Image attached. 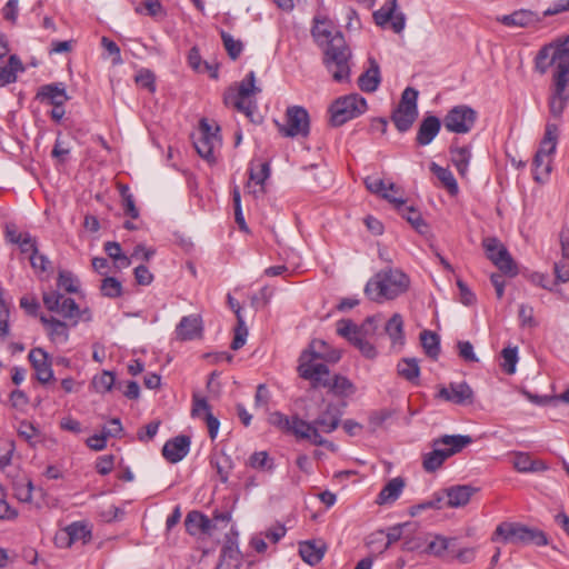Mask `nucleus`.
Listing matches in <instances>:
<instances>
[{
	"label": "nucleus",
	"instance_id": "1",
	"mask_svg": "<svg viewBox=\"0 0 569 569\" xmlns=\"http://www.w3.org/2000/svg\"><path fill=\"white\" fill-rule=\"evenodd\" d=\"M550 67H555L552 83L548 98L549 118L547 121L563 124L562 114L567 108L569 93V36L561 40L543 46L536 56L535 69L545 74Z\"/></svg>",
	"mask_w": 569,
	"mask_h": 569
},
{
	"label": "nucleus",
	"instance_id": "2",
	"mask_svg": "<svg viewBox=\"0 0 569 569\" xmlns=\"http://www.w3.org/2000/svg\"><path fill=\"white\" fill-rule=\"evenodd\" d=\"M316 43L322 49L323 64L337 82L350 78L351 51L341 31L328 19L316 18L311 30Z\"/></svg>",
	"mask_w": 569,
	"mask_h": 569
},
{
	"label": "nucleus",
	"instance_id": "3",
	"mask_svg": "<svg viewBox=\"0 0 569 569\" xmlns=\"http://www.w3.org/2000/svg\"><path fill=\"white\" fill-rule=\"evenodd\" d=\"M410 287V278L399 268H385L369 279L365 295L375 302L393 300L406 293Z\"/></svg>",
	"mask_w": 569,
	"mask_h": 569
},
{
	"label": "nucleus",
	"instance_id": "4",
	"mask_svg": "<svg viewBox=\"0 0 569 569\" xmlns=\"http://www.w3.org/2000/svg\"><path fill=\"white\" fill-rule=\"evenodd\" d=\"M472 442L470 436L445 435L432 440V450L423 455L422 466L427 472L438 470L451 456Z\"/></svg>",
	"mask_w": 569,
	"mask_h": 569
},
{
	"label": "nucleus",
	"instance_id": "5",
	"mask_svg": "<svg viewBox=\"0 0 569 569\" xmlns=\"http://www.w3.org/2000/svg\"><path fill=\"white\" fill-rule=\"evenodd\" d=\"M491 540L512 545L546 546L548 543L547 536L543 531L516 522L500 523L496 528Z\"/></svg>",
	"mask_w": 569,
	"mask_h": 569
},
{
	"label": "nucleus",
	"instance_id": "6",
	"mask_svg": "<svg viewBox=\"0 0 569 569\" xmlns=\"http://www.w3.org/2000/svg\"><path fill=\"white\" fill-rule=\"evenodd\" d=\"M261 90L256 86L254 71H250L238 84L237 89L229 90L224 96V103L252 118L257 109L254 96Z\"/></svg>",
	"mask_w": 569,
	"mask_h": 569
},
{
	"label": "nucleus",
	"instance_id": "7",
	"mask_svg": "<svg viewBox=\"0 0 569 569\" xmlns=\"http://www.w3.org/2000/svg\"><path fill=\"white\" fill-rule=\"evenodd\" d=\"M367 110V101L358 93H351L337 99L330 107V121L333 126H342Z\"/></svg>",
	"mask_w": 569,
	"mask_h": 569
},
{
	"label": "nucleus",
	"instance_id": "8",
	"mask_svg": "<svg viewBox=\"0 0 569 569\" xmlns=\"http://www.w3.org/2000/svg\"><path fill=\"white\" fill-rule=\"evenodd\" d=\"M418 90L408 87L401 94L398 107L393 110L391 120L400 132L408 131L418 117Z\"/></svg>",
	"mask_w": 569,
	"mask_h": 569
},
{
	"label": "nucleus",
	"instance_id": "9",
	"mask_svg": "<svg viewBox=\"0 0 569 569\" xmlns=\"http://www.w3.org/2000/svg\"><path fill=\"white\" fill-rule=\"evenodd\" d=\"M299 376L309 380L313 388L328 385L330 373L327 362L316 357L309 349H306L299 358Z\"/></svg>",
	"mask_w": 569,
	"mask_h": 569
},
{
	"label": "nucleus",
	"instance_id": "10",
	"mask_svg": "<svg viewBox=\"0 0 569 569\" xmlns=\"http://www.w3.org/2000/svg\"><path fill=\"white\" fill-rule=\"evenodd\" d=\"M218 132L219 127L212 128L206 119H202L193 138V146L198 154L209 162L214 161V151L221 146Z\"/></svg>",
	"mask_w": 569,
	"mask_h": 569
},
{
	"label": "nucleus",
	"instance_id": "11",
	"mask_svg": "<svg viewBox=\"0 0 569 569\" xmlns=\"http://www.w3.org/2000/svg\"><path fill=\"white\" fill-rule=\"evenodd\" d=\"M487 258L505 274L516 276L517 267L507 248L497 238H486L482 242Z\"/></svg>",
	"mask_w": 569,
	"mask_h": 569
},
{
	"label": "nucleus",
	"instance_id": "12",
	"mask_svg": "<svg viewBox=\"0 0 569 569\" xmlns=\"http://www.w3.org/2000/svg\"><path fill=\"white\" fill-rule=\"evenodd\" d=\"M476 119L477 112L472 108L460 104L448 111L443 124L450 132L467 133L473 128Z\"/></svg>",
	"mask_w": 569,
	"mask_h": 569
},
{
	"label": "nucleus",
	"instance_id": "13",
	"mask_svg": "<svg viewBox=\"0 0 569 569\" xmlns=\"http://www.w3.org/2000/svg\"><path fill=\"white\" fill-rule=\"evenodd\" d=\"M284 137L307 136L309 133V114L300 106L289 107L286 111V123L279 124Z\"/></svg>",
	"mask_w": 569,
	"mask_h": 569
},
{
	"label": "nucleus",
	"instance_id": "14",
	"mask_svg": "<svg viewBox=\"0 0 569 569\" xmlns=\"http://www.w3.org/2000/svg\"><path fill=\"white\" fill-rule=\"evenodd\" d=\"M43 305L49 311L57 312L72 322L78 315V305L72 298H67L58 291L43 293Z\"/></svg>",
	"mask_w": 569,
	"mask_h": 569
},
{
	"label": "nucleus",
	"instance_id": "15",
	"mask_svg": "<svg viewBox=\"0 0 569 569\" xmlns=\"http://www.w3.org/2000/svg\"><path fill=\"white\" fill-rule=\"evenodd\" d=\"M375 22L380 27H386L389 22L396 33H400L406 26V17L397 11V0H387L383 6L373 12Z\"/></svg>",
	"mask_w": 569,
	"mask_h": 569
},
{
	"label": "nucleus",
	"instance_id": "16",
	"mask_svg": "<svg viewBox=\"0 0 569 569\" xmlns=\"http://www.w3.org/2000/svg\"><path fill=\"white\" fill-rule=\"evenodd\" d=\"M438 397L455 405H467L473 401V391L467 382H450L441 387Z\"/></svg>",
	"mask_w": 569,
	"mask_h": 569
},
{
	"label": "nucleus",
	"instance_id": "17",
	"mask_svg": "<svg viewBox=\"0 0 569 569\" xmlns=\"http://www.w3.org/2000/svg\"><path fill=\"white\" fill-rule=\"evenodd\" d=\"M28 358L39 382L48 383L53 379V371L49 355L42 348L31 349Z\"/></svg>",
	"mask_w": 569,
	"mask_h": 569
},
{
	"label": "nucleus",
	"instance_id": "18",
	"mask_svg": "<svg viewBox=\"0 0 569 569\" xmlns=\"http://www.w3.org/2000/svg\"><path fill=\"white\" fill-rule=\"evenodd\" d=\"M289 433L293 435L298 439H307L316 446H322L326 443L325 438L319 433L313 421L308 422L298 416L292 417Z\"/></svg>",
	"mask_w": 569,
	"mask_h": 569
},
{
	"label": "nucleus",
	"instance_id": "19",
	"mask_svg": "<svg viewBox=\"0 0 569 569\" xmlns=\"http://www.w3.org/2000/svg\"><path fill=\"white\" fill-rule=\"evenodd\" d=\"M497 21L506 27L529 28L539 23L541 21V17L535 11L520 9L510 14L498 17Z\"/></svg>",
	"mask_w": 569,
	"mask_h": 569
},
{
	"label": "nucleus",
	"instance_id": "20",
	"mask_svg": "<svg viewBox=\"0 0 569 569\" xmlns=\"http://www.w3.org/2000/svg\"><path fill=\"white\" fill-rule=\"evenodd\" d=\"M190 438L188 436H177L168 440L162 448V456L171 463L181 461L190 450Z\"/></svg>",
	"mask_w": 569,
	"mask_h": 569
},
{
	"label": "nucleus",
	"instance_id": "21",
	"mask_svg": "<svg viewBox=\"0 0 569 569\" xmlns=\"http://www.w3.org/2000/svg\"><path fill=\"white\" fill-rule=\"evenodd\" d=\"M36 99L53 107H59V104H64L69 100V96L62 82H54L41 86L38 89Z\"/></svg>",
	"mask_w": 569,
	"mask_h": 569
},
{
	"label": "nucleus",
	"instance_id": "22",
	"mask_svg": "<svg viewBox=\"0 0 569 569\" xmlns=\"http://www.w3.org/2000/svg\"><path fill=\"white\" fill-rule=\"evenodd\" d=\"M270 176V167L268 162H259L258 164L251 163L249 169V181L247 182V190L253 196H259L264 192V182Z\"/></svg>",
	"mask_w": 569,
	"mask_h": 569
},
{
	"label": "nucleus",
	"instance_id": "23",
	"mask_svg": "<svg viewBox=\"0 0 569 569\" xmlns=\"http://www.w3.org/2000/svg\"><path fill=\"white\" fill-rule=\"evenodd\" d=\"M40 321L43 325L46 332L51 342L54 345H64L69 340V326L67 322L61 321L52 316H41Z\"/></svg>",
	"mask_w": 569,
	"mask_h": 569
},
{
	"label": "nucleus",
	"instance_id": "24",
	"mask_svg": "<svg viewBox=\"0 0 569 569\" xmlns=\"http://www.w3.org/2000/svg\"><path fill=\"white\" fill-rule=\"evenodd\" d=\"M191 412L193 417L202 418L206 420L209 437L211 440H214L219 431L220 422L212 415L207 400L204 398L193 397V406Z\"/></svg>",
	"mask_w": 569,
	"mask_h": 569
},
{
	"label": "nucleus",
	"instance_id": "25",
	"mask_svg": "<svg viewBox=\"0 0 569 569\" xmlns=\"http://www.w3.org/2000/svg\"><path fill=\"white\" fill-rule=\"evenodd\" d=\"M202 320L198 315L182 317L176 327L177 339L187 341L201 337Z\"/></svg>",
	"mask_w": 569,
	"mask_h": 569
},
{
	"label": "nucleus",
	"instance_id": "26",
	"mask_svg": "<svg viewBox=\"0 0 569 569\" xmlns=\"http://www.w3.org/2000/svg\"><path fill=\"white\" fill-rule=\"evenodd\" d=\"M477 491L476 488L469 485H458L445 489L447 497L446 506L450 508H459L466 506L472 495Z\"/></svg>",
	"mask_w": 569,
	"mask_h": 569
},
{
	"label": "nucleus",
	"instance_id": "27",
	"mask_svg": "<svg viewBox=\"0 0 569 569\" xmlns=\"http://www.w3.org/2000/svg\"><path fill=\"white\" fill-rule=\"evenodd\" d=\"M184 526L186 530L192 536L210 533L216 528L212 520L199 511L189 512Z\"/></svg>",
	"mask_w": 569,
	"mask_h": 569
},
{
	"label": "nucleus",
	"instance_id": "28",
	"mask_svg": "<svg viewBox=\"0 0 569 569\" xmlns=\"http://www.w3.org/2000/svg\"><path fill=\"white\" fill-rule=\"evenodd\" d=\"M441 128V122L436 116L426 117L419 126L417 133V142L420 146H427L431 143V141L439 133Z\"/></svg>",
	"mask_w": 569,
	"mask_h": 569
},
{
	"label": "nucleus",
	"instance_id": "29",
	"mask_svg": "<svg viewBox=\"0 0 569 569\" xmlns=\"http://www.w3.org/2000/svg\"><path fill=\"white\" fill-rule=\"evenodd\" d=\"M381 81L380 68L373 58H369V68L358 79V86L365 92H375Z\"/></svg>",
	"mask_w": 569,
	"mask_h": 569
},
{
	"label": "nucleus",
	"instance_id": "30",
	"mask_svg": "<svg viewBox=\"0 0 569 569\" xmlns=\"http://www.w3.org/2000/svg\"><path fill=\"white\" fill-rule=\"evenodd\" d=\"M558 123L553 121H547L543 138L540 142L539 149L536 153L551 157L556 151L558 137H559Z\"/></svg>",
	"mask_w": 569,
	"mask_h": 569
},
{
	"label": "nucleus",
	"instance_id": "31",
	"mask_svg": "<svg viewBox=\"0 0 569 569\" xmlns=\"http://www.w3.org/2000/svg\"><path fill=\"white\" fill-rule=\"evenodd\" d=\"M385 331L391 340L393 348L401 349L405 345L403 319L395 313L386 323Z\"/></svg>",
	"mask_w": 569,
	"mask_h": 569
},
{
	"label": "nucleus",
	"instance_id": "32",
	"mask_svg": "<svg viewBox=\"0 0 569 569\" xmlns=\"http://www.w3.org/2000/svg\"><path fill=\"white\" fill-rule=\"evenodd\" d=\"M405 486V480L401 477L392 478L378 495L377 502L379 505L393 503L400 497Z\"/></svg>",
	"mask_w": 569,
	"mask_h": 569
},
{
	"label": "nucleus",
	"instance_id": "33",
	"mask_svg": "<svg viewBox=\"0 0 569 569\" xmlns=\"http://www.w3.org/2000/svg\"><path fill=\"white\" fill-rule=\"evenodd\" d=\"M325 550V545L320 541H303L299 545V553L302 560L311 566L321 561Z\"/></svg>",
	"mask_w": 569,
	"mask_h": 569
},
{
	"label": "nucleus",
	"instance_id": "34",
	"mask_svg": "<svg viewBox=\"0 0 569 569\" xmlns=\"http://www.w3.org/2000/svg\"><path fill=\"white\" fill-rule=\"evenodd\" d=\"M308 349L327 363H336L341 358L340 350L330 347L323 340H312Z\"/></svg>",
	"mask_w": 569,
	"mask_h": 569
},
{
	"label": "nucleus",
	"instance_id": "35",
	"mask_svg": "<svg viewBox=\"0 0 569 569\" xmlns=\"http://www.w3.org/2000/svg\"><path fill=\"white\" fill-rule=\"evenodd\" d=\"M450 159L458 173L465 178L468 174V168L471 160V150L469 147L452 146L450 148Z\"/></svg>",
	"mask_w": 569,
	"mask_h": 569
},
{
	"label": "nucleus",
	"instance_id": "36",
	"mask_svg": "<svg viewBox=\"0 0 569 569\" xmlns=\"http://www.w3.org/2000/svg\"><path fill=\"white\" fill-rule=\"evenodd\" d=\"M340 422V415L333 408V406L329 405L327 409L316 419L313 420L315 427L318 428L319 432L330 433L336 430Z\"/></svg>",
	"mask_w": 569,
	"mask_h": 569
},
{
	"label": "nucleus",
	"instance_id": "37",
	"mask_svg": "<svg viewBox=\"0 0 569 569\" xmlns=\"http://www.w3.org/2000/svg\"><path fill=\"white\" fill-rule=\"evenodd\" d=\"M373 321L375 318H368L365 325L358 327L351 320L343 319L337 322V333L353 343L365 332L366 326Z\"/></svg>",
	"mask_w": 569,
	"mask_h": 569
},
{
	"label": "nucleus",
	"instance_id": "38",
	"mask_svg": "<svg viewBox=\"0 0 569 569\" xmlns=\"http://www.w3.org/2000/svg\"><path fill=\"white\" fill-rule=\"evenodd\" d=\"M338 397H350L356 392L353 382L345 376L336 375L332 379L328 376V385L323 386Z\"/></svg>",
	"mask_w": 569,
	"mask_h": 569
},
{
	"label": "nucleus",
	"instance_id": "39",
	"mask_svg": "<svg viewBox=\"0 0 569 569\" xmlns=\"http://www.w3.org/2000/svg\"><path fill=\"white\" fill-rule=\"evenodd\" d=\"M19 71H23L22 62L17 56L12 54L6 66L0 64V88L16 82Z\"/></svg>",
	"mask_w": 569,
	"mask_h": 569
},
{
	"label": "nucleus",
	"instance_id": "40",
	"mask_svg": "<svg viewBox=\"0 0 569 569\" xmlns=\"http://www.w3.org/2000/svg\"><path fill=\"white\" fill-rule=\"evenodd\" d=\"M400 377L415 385L419 383L420 367L416 358H403L397 365Z\"/></svg>",
	"mask_w": 569,
	"mask_h": 569
},
{
	"label": "nucleus",
	"instance_id": "41",
	"mask_svg": "<svg viewBox=\"0 0 569 569\" xmlns=\"http://www.w3.org/2000/svg\"><path fill=\"white\" fill-rule=\"evenodd\" d=\"M430 170L432 171L433 174H436V177L440 180L442 186L448 190V192L451 196H456L459 192L457 180L449 169L440 167L439 164L432 162L430 166Z\"/></svg>",
	"mask_w": 569,
	"mask_h": 569
},
{
	"label": "nucleus",
	"instance_id": "42",
	"mask_svg": "<svg viewBox=\"0 0 569 569\" xmlns=\"http://www.w3.org/2000/svg\"><path fill=\"white\" fill-rule=\"evenodd\" d=\"M402 535V527L397 526L389 529L387 535H385L383 531H378L373 533L370 539L368 540V546L371 547L376 541L383 542V546L380 550V552H383L387 550L392 543L397 542Z\"/></svg>",
	"mask_w": 569,
	"mask_h": 569
},
{
	"label": "nucleus",
	"instance_id": "43",
	"mask_svg": "<svg viewBox=\"0 0 569 569\" xmlns=\"http://www.w3.org/2000/svg\"><path fill=\"white\" fill-rule=\"evenodd\" d=\"M513 467L519 472H530V471H539L543 470L546 467L543 462L538 460H532L528 453H517L513 459Z\"/></svg>",
	"mask_w": 569,
	"mask_h": 569
},
{
	"label": "nucleus",
	"instance_id": "44",
	"mask_svg": "<svg viewBox=\"0 0 569 569\" xmlns=\"http://www.w3.org/2000/svg\"><path fill=\"white\" fill-rule=\"evenodd\" d=\"M118 190L120 192L122 199V207L124 213L132 219H137L139 217V210L136 207L133 194L130 192V189L127 184L119 183Z\"/></svg>",
	"mask_w": 569,
	"mask_h": 569
},
{
	"label": "nucleus",
	"instance_id": "45",
	"mask_svg": "<svg viewBox=\"0 0 569 569\" xmlns=\"http://www.w3.org/2000/svg\"><path fill=\"white\" fill-rule=\"evenodd\" d=\"M20 438L27 441L31 447H36L40 442V431L29 421H21L17 428Z\"/></svg>",
	"mask_w": 569,
	"mask_h": 569
},
{
	"label": "nucleus",
	"instance_id": "46",
	"mask_svg": "<svg viewBox=\"0 0 569 569\" xmlns=\"http://www.w3.org/2000/svg\"><path fill=\"white\" fill-rule=\"evenodd\" d=\"M421 345L426 353L431 358H437L440 351L439 337L431 331H422L420 335Z\"/></svg>",
	"mask_w": 569,
	"mask_h": 569
},
{
	"label": "nucleus",
	"instance_id": "47",
	"mask_svg": "<svg viewBox=\"0 0 569 569\" xmlns=\"http://www.w3.org/2000/svg\"><path fill=\"white\" fill-rule=\"evenodd\" d=\"M533 174L537 181H542L551 170V157H546L539 153L533 158Z\"/></svg>",
	"mask_w": 569,
	"mask_h": 569
},
{
	"label": "nucleus",
	"instance_id": "48",
	"mask_svg": "<svg viewBox=\"0 0 569 569\" xmlns=\"http://www.w3.org/2000/svg\"><path fill=\"white\" fill-rule=\"evenodd\" d=\"M401 214L407 219L408 222L412 224V227L420 233H425L427 230V224L425 223L423 219L421 218V214L419 211H417L415 208L409 207L405 203V207L401 209H398Z\"/></svg>",
	"mask_w": 569,
	"mask_h": 569
},
{
	"label": "nucleus",
	"instance_id": "49",
	"mask_svg": "<svg viewBox=\"0 0 569 569\" xmlns=\"http://www.w3.org/2000/svg\"><path fill=\"white\" fill-rule=\"evenodd\" d=\"M58 287L69 293H77L79 291V279L70 271L61 270L58 274Z\"/></svg>",
	"mask_w": 569,
	"mask_h": 569
},
{
	"label": "nucleus",
	"instance_id": "50",
	"mask_svg": "<svg viewBox=\"0 0 569 569\" xmlns=\"http://www.w3.org/2000/svg\"><path fill=\"white\" fill-rule=\"evenodd\" d=\"M16 498L21 502H30L32 500L33 483L30 479L17 480L13 483Z\"/></svg>",
	"mask_w": 569,
	"mask_h": 569
},
{
	"label": "nucleus",
	"instance_id": "51",
	"mask_svg": "<svg viewBox=\"0 0 569 569\" xmlns=\"http://www.w3.org/2000/svg\"><path fill=\"white\" fill-rule=\"evenodd\" d=\"M248 466L259 470L271 471L273 469V462L267 451L253 452L248 459Z\"/></svg>",
	"mask_w": 569,
	"mask_h": 569
},
{
	"label": "nucleus",
	"instance_id": "52",
	"mask_svg": "<svg viewBox=\"0 0 569 569\" xmlns=\"http://www.w3.org/2000/svg\"><path fill=\"white\" fill-rule=\"evenodd\" d=\"M236 316H237V320H238V326L234 329V337H233V340L231 342V348L233 350H239L246 343V339H247V336H248V329H247V327L244 325L242 316L240 315V309L239 308L236 310Z\"/></svg>",
	"mask_w": 569,
	"mask_h": 569
},
{
	"label": "nucleus",
	"instance_id": "53",
	"mask_svg": "<svg viewBox=\"0 0 569 569\" xmlns=\"http://www.w3.org/2000/svg\"><path fill=\"white\" fill-rule=\"evenodd\" d=\"M560 242L562 248V260L555 263V274L559 282H567L569 280V269L567 267V240L561 233Z\"/></svg>",
	"mask_w": 569,
	"mask_h": 569
},
{
	"label": "nucleus",
	"instance_id": "54",
	"mask_svg": "<svg viewBox=\"0 0 569 569\" xmlns=\"http://www.w3.org/2000/svg\"><path fill=\"white\" fill-rule=\"evenodd\" d=\"M70 542L82 541L87 542L91 538V531L86 525L81 522H73L67 528Z\"/></svg>",
	"mask_w": 569,
	"mask_h": 569
},
{
	"label": "nucleus",
	"instance_id": "55",
	"mask_svg": "<svg viewBox=\"0 0 569 569\" xmlns=\"http://www.w3.org/2000/svg\"><path fill=\"white\" fill-rule=\"evenodd\" d=\"M116 377L110 371H103L101 375L93 377L92 387L97 392L106 393L110 391L114 385Z\"/></svg>",
	"mask_w": 569,
	"mask_h": 569
},
{
	"label": "nucleus",
	"instance_id": "56",
	"mask_svg": "<svg viewBox=\"0 0 569 569\" xmlns=\"http://www.w3.org/2000/svg\"><path fill=\"white\" fill-rule=\"evenodd\" d=\"M211 465L217 471L221 482H227L229 478V471L231 468V459L226 455H221L218 457H213L211 459Z\"/></svg>",
	"mask_w": 569,
	"mask_h": 569
},
{
	"label": "nucleus",
	"instance_id": "57",
	"mask_svg": "<svg viewBox=\"0 0 569 569\" xmlns=\"http://www.w3.org/2000/svg\"><path fill=\"white\" fill-rule=\"evenodd\" d=\"M100 289L102 295L108 298H118L122 293L121 282L113 277L104 278Z\"/></svg>",
	"mask_w": 569,
	"mask_h": 569
},
{
	"label": "nucleus",
	"instance_id": "58",
	"mask_svg": "<svg viewBox=\"0 0 569 569\" xmlns=\"http://www.w3.org/2000/svg\"><path fill=\"white\" fill-rule=\"evenodd\" d=\"M221 38L223 41L224 49L227 50L229 57L232 60H236L242 52V42L240 40L233 39L231 34L224 31L221 32Z\"/></svg>",
	"mask_w": 569,
	"mask_h": 569
},
{
	"label": "nucleus",
	"instance_id": "59",
	"mask_svg": "<svg viewBox=\"0 0 569 569\" xmlns=\"http://www.w3.org/2000/svg\"><path fill=\"white\" fill-rule=\"evenodd\" d=\"M502 363L501 367L508 375L516 372V365L518 361L517 348H505L501 351Z\"/></svg>",
	"mask_w": 569,
	"mask_h": 569
},
{
	"label": "nucleus",
	"instance_id": "60",
	"mask_svg": "<svg viewBox=\"0 0 569 569\" xmlns=\"http://www.w3.org/2000/svg\"><path fill=\"white\" fill-rule=\"evenodd\" d=\"M292 417H288L280 411H273L268 417V422L282 432L289 433Z\"/></svg>",
	"mask_w": 569,
	"mask_h": 569
},
{
	"label": "nucleus",
	"instance_id": "61",
	"mask_svg": "<svg viewBox=\"0 0 569 569\" xmlns=\"http://www.w3.org/2000/svg\"><path fill=\"white\" fill-rule=\"evenodd\" d=\"M452 539H449L443 536H436L427 547V551L433 556H442L447 549L449 548L450 541Z\"/></svg>",
	"mask_w": 569,
	"mask_h": 569
},
{
	"label": "nucleus",
	"instance_id": "62",
	"mask_svg": "<svg viewBox=\"0 0 569 569\" xmlns=\"http://www.w3.org/2000/svg\"><path fill=\"white\" fill-rule=\"evenodd\" d=\"M136 82L139 87L147 89L150 92L156 90L154 74L147 69H142L136 76Z\"/></svg>",
	"mask_w": 569,
	"mask_h": 569
},
{
	"label": "nucleus",
	"instance_id": "63",
	"mask_svg": "<svg viewBox=\"0 0 569 569\" xmlns=\"http://www.w3.org/2000/svg\"><path fill=\"white\" fill-rule=\"evenodd\" d=\"M71 147L69 143L61 139L60 136L56 139L51 156L58 159L60 162L66 160V157L70 153Z\"/></svg>",
	"mask_w": 569,
	"mask_h": 569
},
{
	"label": "nucleus",
	"instance_id": "64",
	"mask_svg": "<svg viewBox=\"0 0 569 569\" xmlns=\"http://www.w3.org/2000/svg\"><path fill=\"white\" fill-rule=\"evenodd\" d=\"M352 345L357 347L366 358H376L377 349L372 343L365 339V332Z\"/></svg>",
	"mask_w": 569,
	"mask_h": 569
}]
</instances>
